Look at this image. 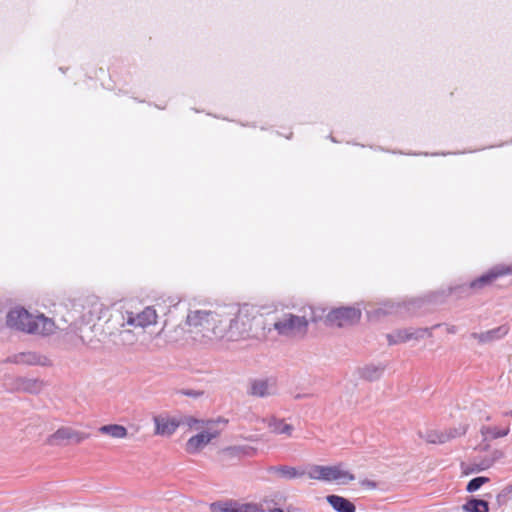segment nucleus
Instances as JSON below:
<instances>
[{"mask_svg":"<svg viewBox=\"0 0 512 512\" xmlns=\"http://www.w3.org/2000/svg\"><path fill=\"white\" fill-rule=\"evenodd\" d=\"M359 483L362 487L367 488L369 490H374L378 487L377 482H375L373 480H369V479H363Z\"/></svg>","mask_w":512,"mask_h":512,"instance_id":"obj_34","label":"nucleus"},{"mask_svg":"<svg viewBox=\"0 0 512 512\" xmlns=\"http://www.w3.org/2000/svg\"><path fill=\"white\" fill-rule=\"evenodd\" d=\"M421 302H422L421 300H413V301H410L407 305L415 307V306H419Z\"/></svg>","mask_w":512,"mask_h":512,"instance_id":"obj_35","label":"nucleus"},{"mask_svg":"<svg viewBox=\"0 0 512 512\" xmlns=\"http://www.w3.org/2000/svg\"><path fill=\"white\" fill-rule=\"evenodd\" d=\"M44 386L43 380L38 378L18 377L15 380L16 390L30 394H39Z\"/></svg>","mask_w":512,"mask_h":512,"instance_id":"obj_17","label":"nucleus"},{"mask_svg":"<svg viewBox=\"0 0 512 512\" xmlns=\"http://www.w3.org/2000/svg\"><path fill=\"white\" fill-rule=\"evenodd\" d=\"M456 331H457L456 326H450L447 328L448 333L454 334V333H456Z\"/></svg>","mask_w":512,"mask_h":512,"instance_id":"obj_36","label":"nucleus"},{"mask_svg":"<svg viewBox=\"0 0 512 512\" xmlns=\"http://www.w3.org/2000/svg\"><path fill=\"white\" fill-rule=\"evenodd\" d=\"M267 471L270 474H274L286 480L300 478L307 474L305 469L288 465L270 466Z\"/></svg>","mask_w":512,"mask_h":512,"instance_id":"obj_16","label":"nucleus"},{"mask_svg":"<svg viewBox=\"0 0 512 512\" xmlns=\"http://www.w3.org/2000/svg\"><path fill=\"white\" fill-rule=\"evenodd\" d=\"M182 395L192 397V398H198L203 395V391H197L193 389H183L180 391Z\"/></svg>","mask_w":512,"mask_h":512,"instance_id":"obj_33","label":"nucleus"},{"mask_svg":"<svg viewBox=\"0 0 512 512\" xmlns=\"http://www.w3.org/2000/svg\"><path fill=\"white\" fill-rule=\"evenodd\" d=\"M510 428L506 426L504 428L492 427V426H482L480 429V433L485 438L497 439L505 437L509 434Z\"/></svg>","mask_w":512,"mask_h":512,"instance_id":"obj_21","label":"nucleus"},{"mask_svg":"<svg viewBox=\"0 0 512 512\" xmlns=\"http://www.w3.org/2000/svg\"><path fill=\"white\" fill-rule=\"evenodd\" d=\"M509 489L506 487L501 492H499L496 496V503L498 507H501L506 504L508 495H509Z\"/></svg>","mask_w":512,"mask_h":512,"instance_id":"obj_31","label":"nucleus"},{"mask_svg":"<svg viewBox=\"0 0 512 512\" xmlns=\"http://www.w3.org/2000/svg\"><path fill=\"white\" fill-rule=\"evenodd\" d=\"M181 425L188 426L189 428L196 427V425L203 423L201 420L194 418L193 416H183L178 418Z\"/></svg>","mask_w":512,"mask_h":512,"instance_id":"obj_30","label":"nucleus"},{"mask_svg":"<svg viewBox=\"0 0 512 512\" xmlns=\"http://www.w3.org/2000/svg\"><path fill=\"white\" fill-rule=\"evenodd\" d=\"M420 437L423 438L426 442L432 444H443L449 441V436H447L444 432L436 430L427 431L424 435L420 434Z\"/></svg>","mask_w":512,"mask_h":512,"instance_id":"obj_24","label":"nucleus"},{"mask_svg":"<svg viewBox=\"0 0 512 512\" xmlns=\"http://www.w3.org/2000/svg\"><path fill=\"white\" fill-rule=\"evenodd\" d=\"M511 273L512 269L509 266L498 265L491 268L485 274L472 280L469 284L450 287L448 294H455L459 298L468 297L472 293L477 292L483 289L484 287L491 285L493 281L497 280L499 277L509 275Z\"/></svg>","mask_w":512,"mask_h":512,"instance_id":"obj_4","label":"nucleus"},{"mask_svg":"<svg viewBox=\"0 0 512 512\" xmlns=\"http://www.w3.org/2000/svg\"><path fill=\"white\" fill-rule=\"evenodd\" d=\"M306 473L310 479L324 482L337 481L345 484L355 479L352 473L342 468V464L333 466L309 465Z\"/></svg>","mask_w":512,"mask_h":512,"instance_id":"obj_5","label":"nucleus"},{"mask_svg":"<svg viewBox=\"0 0 512 512\" xmlns=\"http://www.w3.org/2000/svg\"><path fill=\"white\" fill-rule=\"evenodd\" d=\"M244 305L220 307L214 311L195 310L187 315L193 339L204 346H214L221 340L238 341L250 336L253 325L260 320Z\"/></svg>","mask_w":512,"mask_h":512,"instance_id":"obj_1","label":"nucleus"},{"mask_svg":"<svg viewBox=\"0 0 512 512\" xmlns=\"http://www.w3.org/2000/svg\"><path fill=\"white\" fill-rule=\"evenodd\" d=\"M155 434L160 436H171L181 425L178 418L167 415H156L153 417Z\"/></svg>","mask_w":512,"mask_h":512,"instance_id":"obj_12","label":"nucleus"},{"mask_svg":"<svg viewBox=\"0 0 512 512\" xmlns=\"http://www.w3.org/2000/svg\"><path fill=\"white\" fill-rule=\"evenodd\" d=\"M303 397H306V395L298 394V395H296V396H295V398H296V399H301V398H303Z\"/></svg>","mask_w":512,"mask_h":512,"instance_id":"obj_38","label":"nucleus"},{"mask_svg":"<svg viewBox=\"0 0 512 512\" xmlns=\"http://www.w3.org/2000/svg\"><path fill=\"white\" fill-rule=\"evenodd\" d=\"M264 504L266 506V508H264V510L267 512H297V510H298L297 508H295L292 505L288 506L286 509L276 507V502L274 499L265 498Z\"/></svg>","mask_w":512,"mask_h":512,"instance_id":"obj_27","label":"nucleus"},{"mask_svg":"<svg viewBox=\"0 0 512 512\" xmlns=\"http://www.w3.org/2000/svg\"><path fill=\"white\" fill-rule=\"evenodd\" d=\"M510 331L508 324L500 325L496 328L487 330L485 332H473L470 334L472 339L478 341L479 344H488L504 338Z\"/></svg>","mask_w":512,"mask_h":512,"instance_id":"obj_13","label":"nucleus"},{"mask_svg":"<svg viewBox=\"0 0 512 512\" xmlns=\"http://www.w3.org/2000/svg\"><path fill=\"white\" fill-rule=\"evenodd\" d=\"M504 416L512 417V410L504 412Z\"/></svg>","mask_w":512,"mask_h":512,"instance_id":"obj_37","label":"nucleus"},{"mask_svg":"<svg viewBox=\"0 0 512 512\" xmlns=\"http://www.w3.org/2000/svg\"><path fill=\"white\" fill-rule=\"evenodd\" d=\"M5 362L45 366L48 364V358L36 352H22L8 357Z\"/></svg>","mask_w":512,"mask_h":512,"instance_id":"obj_15","label":"nucleus"},{"mask_svg":"<svg viewBox=\"0 0 512 512\" xmlns=\"http://www.w3.org/2000/svg\"><path fill=\"white\" fill-rule=\"evenodd\" d=\"M277 382L274 378H255L249 381L247 394L253 397L266 398L277 394Z\"/></svg>","mask_w":512,"mask_h":512,"instance_id":"obj_9","label":"nucleus"},{"mask_svg":"<svg viewBox=\"0 0 512 512\" xmlns=\"http://www.w3.org/2000/svg\"><path fill=\"white\" fill-rule=\"evenodd\" d=\"M384 369L383 365L368 364L359 369V375L367 381H375L382 376Z\"/></svg>","mask_w":512,"mask_h":512,"instance_id":"obj_20","label":"nucleus"},{"mask_svg":"<svg viewBox=\"0 0 512 512\" xmlns=\"http://www.w3.org/2000/svg\"><path fill=\"white\" fill-rule=\"evenodd\" d=\"M465 512H489V504L482 499L471 498L464 505Z\"/></svg>","mask_w":512,"mask_h":512,"instance_id":"obj_23","label":"nucleus"},{"mask_svg":"<svg viewBox=\"0 0 512 512\" xmlns=\"http://www.w3.org/2000/svg\"><path fill=\"white\" fill-rule=\"evenodd\" d=\"M6 324L10 328L42 336L51 335L55 331V323L51 318L45 317L43 314L33 316L24 308L10 310L7 314Z\"/></svg>","mask_w":512,"mask_h":512,"instance_id":"obj_2","label":"nucleus"},{"mask_svg":"<svg viewBox=\"0 0 512 512\" xmlns=\"http://www.w3.org/2000/svg\"><path fill=\"white\" fill-rule=\"evenodd\" d=\"M508 489H509V492H511L512 491V486H509Z\"/></svg>","mask_w":512,"mask_h":512,"instance_id":"obj_39","label":"nucleus"},{"mask_svg":"<svg viewBox=\"0 0 512 512\" xmlns=\"http://www.w3.org/2000/svg\"><path fill=\"white\" fill-rule=\"evenodd\" d=\"M217 437V432H207L203 431L194 435L188 439L185 445V450L189 454H197L200 452L207 444L211 442L212 439Z\"/></svg>","mask_w":512,"mask_h":512,"instance_id":"obj_14","label":"nucleus"},{"mask_svg":"<svg viewBox=\"0 0 512 512\" xmlns=\"http://www.w3.org/2000/svg\"><path fill=\"white\" fill-rule=\"evenodd\" d=\"M489 481H490V479L485 476L475 477L468 482V484L466 486V491L469 493L476 492L477 490H479L482 487V485L488 483Z\"/></svg>","mask_w":512,"mask_h":512,"instance_id":"obj_26","label":"nucleus"},{"mask_svg":"<svg viewBox=\"0 0 512 512\" xmlns=\"http://www.w3.org/2000/svg\"><path fill=\"white\" fill-rule=\"evenodd\" d=\"M361 318V311L354 307H339L331 310L326 316L329 325L344 327L358 322Z\"/></svg>","mask_w":512,"mask_h":512,"instance_id":"obj_8","label":"nucleus"},{"mask_svg":"<svg viewBox=\"0 0 512 512\" xmlns=\"http://www.w3.org/2000/svg\"><path fill=\"white\" fill-rule=\"evenodd\" d=\"M88 438V434L76 431L70 427H61L48 437L50 445H65L67 443H81Z\"/></svg>","mask_w":512,"mask_h":512,"instance_id":"obj_10","label":"nucleus"},{"mask_svg":"<svg viewBox=\"0 0 512 512\" xmlns=\"http://www.w3.org/2000/svg\"><path fill=\"white\" fill-rule=\"evenodd\" d=\"M272 433L277 435L291 436L294 428L292 425L285 423L283 419H278L274 416L268 417L263 420Z\"/></svg>","mask_w":512,"mask_h":512,"instance_id":"obj_19","label":"nucleus"},{"mask_svg":"<svg viewBox=\"0 0 512 512\" xmlns=\"http://www.w3.org/2000/svg\"><path fill=\"white\" fill-rule=\"evenodd\" d=\"M236 508V500L216 501L210 504L211 512H234Z\"/></svg>","mask_w":512,"mask_h":512,"instance_id":"obj_25","label":"nucleus"},{"mask_svg":"<svg viewBox=\"0 0 512 512\" xmlns=\"http://www.w3.org/2000/svg\"><path fill=\"white\" fill-rule=\"evenodd\" d=\"M310 320L306 316L286 312L273 322V329L281 337L303 339L309 329Z\"/></svg>","mask_w":512,"mask_h":512,"instance_id":"obj_3","label":"nucleus"},{"mask_svg":"<svg viewBox=\"0 0 512 512\" xmlns=\"http://www.w3.org/2000/svg\"><path fill=\"white\" fill-rule=\"evenodd\" d=\"M119 336L122 338L121 341L123 343H125V342L133 343V341H134V335L132 334V332L130 330H127V329L120 330Z\"/></svg>","mask_w":512,"mask_h":512,"instance_id":"obj_32","label":"nucleus"},{"mask_svg":"<svg viewBox=\"0 0 512 512\" xmlns=\"http://www.w3.org/2000/svg\"><path fill=\"white\" fill-rule=\"evenodd\" d=\"M439 324L434 325L432 328H408L398 329L386 335L389 345H396L399 343H405L410 340H420L425 336L431 337V330L439 327Z\"/></svg>","mask_w":512,"mask_h":512,"instance_id":"obj_7","label":"nucleus"},{"mask_svg":"<svg viewBox=\"0 0 512 512\" xmlns=\"http://www.w3.org/2000/svg\"><path fill=\"white\" fill-rule=\"evenodd\" d=\"M234 512H265V510L261 504L241 503L237 501V508Z\"/></svg>","mask_w":512,"mask_h":512,"instance_id":"obj_28","label":"nucleus"},{"mask_svg":"<svg viewBox=\"0 0 512 512\" xmlns=\"http://www.w3.org/2000/svg\"><path fill=\"white\" fill-rule=\"evenodd\" d=\"M119 324L123 328L126 325L133 327L145 328L149 325L155 324L157 321V313L153 307H146L139 313L126 312V314L119 315Z\"/></svg>","mask_w":512,"mask_h":512,"instance_id":"obj_6","label":"nucleus"},{"mask_svg":"<svg viewBox=\"0 0 512 512\" xmlns=\"http://www.w3.org/2000/svg\"><path fill=\"white\" fill-rule=\"evenodd\" d=\"M467 432L466 426H459L458 428H449L444 433L449 436V440L454 439L456 437H460L465 435Z\"/></svg>","mask_w":512,"mask_h":512,"instance_id":"obj_29","label":"nucleus"},{"mask_svg":"<svg viewBox=\"0 0 512 512\" xmlns=\"http://www.w3.org/2000/svg\"><path fill=\"white\" fill-rule=\"evenodd\" d=\"M99 432L117 439L125 438L127 436V429L124 426L118 424L101 426L99 428Z\"/></svg>","mask_w":512,"mask_h":512,"instance_id":"obj_22","label":"nucleus"},{"mask_svg":"<svg viewBox=\"0 0 512 512\" xmlns=\"http://www.w3.org/2000/svg\"><path fill=\"white\" fill-rule=\"evenodd\" d=\"M219 454L223 462H230L244 457H254L257 454V449L249 445H235L221 449Z\"/></svg>","mask_w":512,"mask_h":512,"instance_id":"obj_11","label":"nucleus"},{"mask_svg":"<svg viewBox=\"0 0 512 512\" xmlns=\"http://www.w3.org/2000/svg\"><path fill=\"white\" fill-rule=\"evenodd\" d=\"M326 501L336 512H355L356 506L349 499L331 494L326 496Z\"/></svg>","mask_w":512,"mask_h":512,"instance_id":"obj_18","label":"nucleus"}]
</instances>
